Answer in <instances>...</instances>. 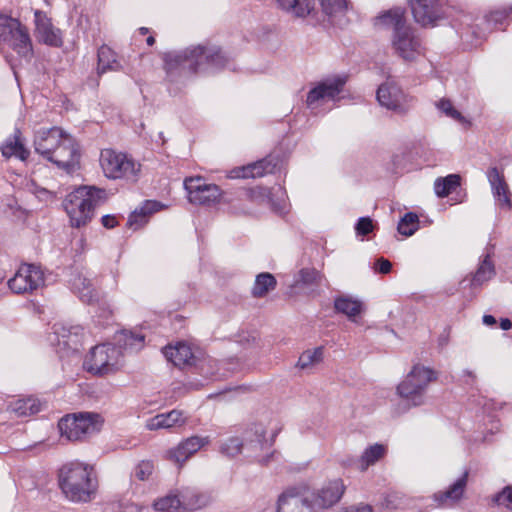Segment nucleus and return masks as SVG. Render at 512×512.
Listing matches in <instances>:
<instances>
[{"label":"nucleus","mask_w":512,"mask_h":512,"mask_svg":"<svg viewBox=\"0 0 512 512\" xmlns=\"http://www.w3.org/2000/svg\"><path fill=\"white\" fill-rule=\"evenodd\" d=\"M58 483L65 497L75 503L92 501L98 489L94 469L80 462L63 465L58 472Z\"/></svg>","instance_id":"obj_2"},{"label":"nucleus","mask_w":512,"mask_h":512,"mask_svg":"<svg viewBox=\"0 0 512 512\" xmlns=\"http://www.w3.org/2000/svg\"><path fill=\"white\" fill-rule=\"evenodd\" d=\"M277 285L275 277L268 272L260 273L256 276L252 295L257 298L266 296L270 291L274 290Z\"/></svg>","instance_id":"obj_39"},{"label":"nucleus","mask_w":512,"mask_h":512,"mask_svg":"<svg viewBox=\"0 0 512 512\" xmlns=\"http://www.w3.org/2000/svg\"><path fill=\"white\" fill-rule=\"evenodd\" d=\"M180 498L181 505L186 511L193 512L209 505L212 501L210 494L200 492L195 488H183L182 490L172 491Z\"/></svg>","instance_id":"obj_23"},{"label":"nucleus","mask_w":512,"mask_h":512,"mask_svg":"<svg viewBox=\"0 0 512 512\" xmlns=\"http://www.w3.org/2000/svg\"><path fill=\"white\" fill-rule=\"evenodd\" d=\"M34 146L37 153L54 162L68 174L75 171L79 147L68 137L65 130H39Z\"/></svg>","instance_id":"obj_3"},{"label":"nucleus","mask_w":512,"mask_h":512,"mask_svg":"<svg viewBox=\"0 0 512 512\" xmlns=\"http://www.w3.org/2000/svg\"><path fill=\"white\" fill-rule=\"evenodd\" d=\"M463 373H464V375L470 377L472 379V381H474L476 378L475 374L470 370H464Z\"/></svg>","instance_id":"obj_59"},{"label":"nucleus","mask_w":512,"mask_h":512,"mask_svg":"<svg viewBox=\"0 0 512 512\" xmlns=\"http://www.w3.org/2000/svg\"><path fill=\"white\" fill-rule=\"evenodd\" d=\"M156 512H189L181 505L180 498L177 494L170 492L166 496L158 499L154 503Z\"/></svg>","instance_id":"obj_41"},{"label":"nucleus","mask_w":512,"mask_h":512,"mask_svg":"<svg viewBox=\"0 0 512 512\" xmlns=\"http://www.w3.org/2000/svg\"><path fill=\"white\" fill-rule=\"evenodd\" d=\"M415 22L434 27L446 16V0H408Z\"/></svg>","instance_id":"obj_13"},{"label":"nucleus","mask_w":512,"mask_h":512,"mask_svg":"<svg viewBox=\"0 0 512 512\" xmlns=\"http://www.w3.org/2000/svg\"><path fill=\"white\" fill-rule=\"evenodd\" d=\"M512 12V8H504L500 10L491 11L485 16V21L490 28H496L502 25Z\"/></svg>","instance_id":"obj_47"},{"label":"nucleus","mask_w":512,"mask_h":512,"mask_svg":"<svg viewBox=\"0 0 512 512\" xmlns=\"http://www.w3.org/2000/svg\"><path fill=\"white\" fill-rule=\"evenodd\" d=\"M121 355V351L115 345H96L86 356L83 366L87 372L103 376L118 369Z\"/></svg>","instance_id":"obj_10"},{"label":"nucleus","mask_w":512,"mask_h":512,"mask_svg":"<svg viewBox=\"0 0 512 512\" xmlns=\"http://www.w3.org/2000/svg\"><path fill=\"white\" fill-rule=\"evenodd\" d=\"M419 228V218L416 213L408 212L399 221L397 230L401 235L412 236Z\"/></svg>","instance_id":"obj_44"},{"label":"nucleus","mask_w":512,"mask_h":512,"mask_svg":"<svg viewBox=\"0 0 512 512\" xmlns=\"http://www.w3.org/2000/svg\"><path fill=\"white\" fill-rule=\"evenodd\" d=\"M436 107L444 113L447 117L457 120L460 124H465V118L461 113L454 108L452 102L449 99H441L436 103Z\"/></svg>","instance_id":"obj_46"},{"label":"nucleus","mask_w":512,"mask_h":512,"mask_svg":"<svg viewBox=\"0 0 512 512\" xmlns=\"http://www.w3.org/2000/svg\"><path fill=\"white\" fill-rule=\"evenodd\" d=\"M376 96L381 106L394 111L401 108L404 97L399 87L392 82H386L380 85Z\"/></svg>","instance_id":"obj_24"},{"label":"nucleus","mask_w":512,"mask_h":512,"mask_svg":"<svg viewBox=\"0 0 512 512\" xmlns=\"http://www.w3.org/2000/svg\"><path fill=\"white\" fill-rule=\"evenodd\" d=\"M272 441L266 439V429L262 424H254L243 433V437H229L220 445V452L228 457L239 455L243 449L249 452V456H254L257 451L268 449Z\"/></svg>","instance_id":"obj_6"},{"label":"nucleus","mask_w":512,"mask_h":512,"mask_svg":"<svg viewBox=\"0 0 512 512\" xmlns=\"http://www.w3.org/2000/svg\"><path fill=\"white\" fill-rule=\"evenodd\" d=\"M185 423L182 411L172 410L168 413L158 414L146 422V428L149 430H158L162 428H171Z\"/></svg>","instance_id":"obj_29"},{"label":"nucleus","mask_w":512,"mask_h":512,"mask_svg":"<svg viewBox=\"0 0 512 512\" xmlns=\"http://www.w3.org/2000/svg\"><path fill=\"white\" fill-rule=\"evenodd\" d=\"M184 188L188 199L193 204L210 206L219 201L221 190L216 184L207 183L201 176L189 177L184 180Z\"/></svg>","instance_id":"obj_15"},{"label":"nucleus","mask_w":512,"mask_h":512,"mask_svg":"<svg viewBox=\"0 0 512 512\" xmlns=\"http://www.w3.org/2000/svg\"><path fill=\"white\" fill-rule=\"evenodd\" d=\"M494 501L498 505L512 511V485H508L498 492L494 497Z\"/></svg>","instance_id":"obj_48"},{"label":"nucleus","mask_w":512,"mask_h":512,"mask_svg":"<svg viewBox=\"0 0 512 512\" xmlns=\"http://www.w3.org/2000/svg\"><path fill=\"white\" fill-rule=\"evenodd\" d=\"M500 327L502 330H510L512 328V322L508 318H501L500 320Z\"/></svg>","instance_id":"obj_55"},{"label":"nucleus","mask_w":512,"mask_h":512,"mask_svg":"<svg viewBox=\"0 0 512 512\" xmlns=\"http://www.w3.org/2000/svg\"><path fill=\"white\" fill-rule=\"evenodd\" d=\"M487 178L491 185L492 193L498 200L499 205L503 208L511 209L510 191L503 174L499 172L497 167H492L487 171Z\"/></svg>","instance_id":"obj_21"},{"label":"nucleus","mask_w":512,"mask_h":512,"mask_svg":"<svg viewBox=\"0 0 512 512\" xmlns=\"http://www.w3.org/2000/svg\"><path fill=\"white\" fill-rule=\"evenodd\" d=\"M272 206H273V209L277 213H279V214L285 213V205H276L275 203H273Z\"/></svg>","instance_id":"obj_58"},{"label":"nucleus","mask_w":512,"mask_h":512,"mask_svg":"<svg viewBox=\"0 0 512 512\" xmlns=\"http://www.w3.org/2000/svg\"><path fill=\"white\" fill-rule=\"evenodd\" d=\"M323 347H317L313 350L304 351L297 362V367L300 369H308L320 363L323 360Z\"/></svg>","instance_id":"obj_43"},{"label":"nucleus","mask_w":512,"mask_h":512,"mask_svg":"<svg viewBox=\"0 0 512 512\" xmlns=\"http://www.w3.org/2000/svg\"><path fill=\"white\" fill-rule=\"evenodd\" d=\"M387 453V447L383 444L375 443L364 450L361 457L353 461L358 470L364 472L369 466L374 465L382 459Z\"/></svg>","instance_id":"obj_30"},{"label":"nucleus","mask_w":512,"mask_h":512,"mask_svg":"<svg viewBox=\"0 0 512 512\" xmlns=\"http://www.w3.org/2000/svg\"><path fill=\"white\" fill-rule=\"evenodd\" d=\"M102 423L103 419L98 413L82 412L64 416L58 427L62 437L70 441H80L98 432Z\"/></svg>","instance_id":"obj_8"},{"label":"nucleus","mask_w":512,"mask_h":512,"mask_svg":"<svg viewBox=\"0 0 512 512\" xmlns=\"http://www.w3.org/2000/svg\"><path fill=\"white\" fill-rule=\"evenodd\" d=\"M144 335L133 333L131 331L123 330L115 336L117 348L121 351L130 350L138 351L144 346Z\"/></svg>","instance_id":"obj_34"},{"label":"nucleus","mask_w":512,"mask_h":512,"mask_svg":"<svg viewBox=\"0 0 512 512\" xmlns=\"http://www.w3.org/2000/svg\"><path fill=\"white\" fill-rule=\"evenodd\" d=\"M146 43H147V45H149V46L154 45V43H155V38H154L153 36H149V37L146 39Z\"/></svg>","instance_id":"obj_60"},{"label":"nucleus","mask_w":512,"mask_h":512,"mask_svg":"<svg viewBox=\"0 0 512 512\" xmlns=\"http://www.w3.org/2000/svg\"><path fill=\"white\" fill-rule=\"evenodd\" d=\"M163 354L168 361L178 367L183 365H193L195 361L191 347L183 342H178L176 345H168L164 347Z\"/></svg>","instance_id":"obj_27"},{"label":"nucleus","mask_w":512,"mask_h":512,"mask_svg":"<svg viewBox=\"0 0 512 512\" xmlns=\"http://www.w3.org/2000/svg\"><path fill=\"white\" fill-rule=\"evenodd\" d=\"M320 4L331 24L342 26L346 23L347 0H320Z\"/></svg>","instance_id":"obj_28"},{"label":"nucleus","mask_w":512,"mask_h":512,"mask_svg":"<svg viewBox=\"0 0 512 512\" xmlns=\"http://www.w3.org/2000/svg\"><path fill=\"white\" fill-rule=\"evenodd\" d=\"M167 76L174 81L175 76L190 75L209 70H219L226 66L228 58L221 49L201 45L186 48L179 52H168L163 56Z\"/></svg>","instance_id":"obj_1"},{"label":"nucleus","mask_w":512,"mask_h":512,"mask_svg":"<svg viewBox=\"0 0 512 512\" xmlns=\"http://www.w3.org/2000/svg\"><path fill=\"white\" fill-rule=\"evenodd\" d=\"M139 32H140V34H142V35H146V34L149 32V29H148V28H146V27H141V28L139 29Z\"/></svg>","instance_id":"obj_61"},{"label":"nucleus","mask_w":512,"mask_h":512,"mask_svg":"<svg viewBox=\"0 0 512 512\" xmlns=\"http://www.w3.org/2000/svg\"><path fill=\"white\" fill-rule=\"evenodd\" d=\"M391 43L395 53L407 62L415 61L425 50L421 38L411 26L393 33Z\"/></svg>","instance_id":"obj_11"},{"label":"nucleus","mask_w":512,"mask_h":512,"mask_svg":"<svg viewBox=\"0 0 512 512\" xmlns=\"http://www.w3.org/2000/svg\"><path fill=\"white\" fill-rule=\"evenodd\" d=\"M278 512H316L310 496L283 493L278 499Z\"/></svg>","instance_id":"obj_22"},{"label":"nucleus","mask_w":512,"mask_h":512,"mask_svg":"<svg viewBox=\"0 0 512 512\" xmlns=\"http://www.w3.org/2000/svg\"><path fill=\"white\" fill-rule=\"evenodd\" d=\"M282 9L297 17H305L314 9L315 0H277Z\"/></svg>","instance_id":"obj_37"},{"label":"nucleus","mask_w":512,"mask_h":512,"mask_svg":"<svg viewBox=\"0 0 512 512\" xmlns=\"http://www.w3.org/2000/svg\"><path fill=\"white\" fill-rule=\"evenodd\" d=\"M44 282V273L39 266L23 264L8 281V286L15 294H31L42 287Z\"/></svg>","instance_id":"obj_12"},{"label":"nucleus","mask_w":512,"mask_h":512,"mask_svg":"<svg viewBox=\"0 0 512 512\" xmlns=\"http://www.w3.org/2000/svg\"><path fill=\"white\" fill-rule=\"evenodd\" d=\"M468 471H465L446 491L434 494V500L439 506H450L461 499L465 491Z\"/></svg>","instance_id":"obj_25"},{"label":"nucleus","mask_w":512,"mask_h":512,"mask_svg":"<svg viewBox=\"0 0 512 512\" xmlns=\"http://www.w3.org/2000/svg\"><path fill=\"white\" fill-rule=\"evenodd\" d=\"M437 379L434 370L420 364L412 367L397 386V394L407 402L408 408L422 406L426 402L428 385Z\"/></svg>","instance_id":"obj_5"},{"label":"nucleus","mask_w":512,"mask_h":512,"mask_svg":"<svg viewBox=\"0 0 512 512\" xmlns=\"http://www.w3.org/2000/svg\"><path fill=\"white\" fill-rule=\"evenodd\" d=\"M461 185V177L458 174H449L446 177H438L434 182V191L439 198L447 197Z\"/></svg>","instance_id":"obj_36"},{"label":"nucleus","mask_w":512,"mask_h":512,"mask_svg":"<svg viewBox=\"0 0 512 512\" xmlns=\"http://www.w3.org/2000/svg\"><path fill=\"white\" fill-rule=\"evenodd\" d=\"M374 229L373 221L370 217H360L355 225L357 236H366Z\"/></svg>","instance_id":"obj_50"},{"label":"nucleus","mask_w":512,"mask_h":512,"mask_svg":"<svg viewBox=\"0 0 512 512\" xmlns=\"http://www.w3.org/2000/svg\"><path fill=\"white\" fill-rule=\"evenodd\" d=\"M102 225L107 229H112L118 225V221L114 215H104L101 218Z\"/></svg>","instance_id":"obj_52"},{"label":"nucleus","mask_w":512,"mask_h":512,"mask_svg":"<svg viewBox=\"0 0 512 512\" xmlns=\"http://www.w3.org/2000/svg\"><path fill=\"white\" fill-rule=\"evenodd\" d=\"M346 512H371V507L368 505L350 507L349 509L346 510Z\"/></svg>","instance_id":"obj_54"},{"label":"nucleus","mask_w":512,"mask_h":512,"mask_svg":"<svg viewBox=\"0 0 512 512\" xmlns=\"http://www.w3.org/2000/svg\"><path fill=\"white\" fill-rule=\"evenodd\" d=\"M100 165L104 175L109 179H126L135 182L138 179L141 165L125 153L113 149H103L100 154Z\"/></svg>","instance_id":"obj_7"},{"label":"nucleus","mask_w":512,"mask_h":512,"mask_svg":"<svg viewBox=\"0 0 512 512\" xmlns=\"http://www.w3.org/2000/svg\"><path fill=\"white\" fill-rule=\"evenodd\" d=\"M97 73L99 75L107 71H118L121 69L120 63L116 59L115 52L107 45H102L98 49Z\"/></svg>","instance_id":"obj_33"},{"label":"nucleus","mask_w":512,"mask_h":512,"mask_svg":"<svg viewBox=\"0 0 512 512\" xmlns=\"http://www.w3.org/2000/svg\"><path fill=\"white\" fill-rule=\"evenodd\" d=\"M163 207L164 205L156 200H146L129 215L127 225L137 230L148 222V218L151 214L160 211Z\"/></svg>","instance_id":"obj_26"},{"label":"nucleus","mask_w":512,"mask_h":512,"mask_svg":"<svg viewBox=\"0 0 512 512\" xmlns=\"http://www.w3.org/2000/svg\"><path fill=\"white\" fill-rule=\"evenodd\" d=\"M34 24V35L40 43L51 47H61L63 45L61 30L53 25L51 18L44 11H34Z\"/></svg>","instance_id":"obj_16"},{"label":"nucleus","mask_w":512,"mask_h":512,"mask_svg":"<svg viewBox=\"0 0 512 512\" xmlns=\"http://www.w3.org/2000/svg\"><path fill=\"white\" fill-rule=\"evenodd\" d=\"M346 81V77L336 76L319 82L307 94V108L310 110H316L326 101L335 100L343 91Z\"/></svg>","instance_id":"obj_14"},{"label":"nucleus","mask_w":512,"mask_h":512,"mask_svg":"<svg viewBox=\"0 0 512 512\" xmlns=\"http://www.w3.org/2000/svg\"><path fill=\"white\" fill-rule=\"evenodd\" d=\"M106 200L105 189L83 185L66 195L62 206L69 217L70 225L80 228L91 222L96 207L104 204Z\"/></svg>","instance_id":"obj_4"},{"label":"nucleus","mask_w":512,"mask_h":512,"mask_svg":"<svg viewBox=\"0 0 512 512\" xmlns=\"http://www.w3.org/2000/svg\"><path fill=\"white\" fill-rule=\"evenodd\" d=\"M256 195H261V189H247L244 191V196L247 199H254Z\"/></svg>","instance_id":"obj_53"},{"label":"nucleus","mask_w":512,"mask_h":512,"mask_svg":"<svg viewBox=\"0 0 512 512\" xmlns=\"http://www.w3.org/2000/svg\"><path fill=\"white\" fill-rule=\"evenodd\" d=\"M496 274L495 266L490 259V254L487 253L479 263L478 268L471 274L469 285L472 288L480 287L485 282L491 280Z\"/></svg>","instance_id":"obj_31"},{"label":"nucleus","mask_w":512,"mask_h":512,"mask_svg":"<svg viewBox=\"0 0 512 512\" xmlns=\"http://www.w3.org/2000/svg\"><path fill=\"white\" fill-rule=\"evenodd\" d=\"M154 465L151 461H141L134 469L135 477L140 481L148 480L152 475Z\"/></svg>","instance_id":"obj_49"},{"label":"nucleus","mask_w":512,"mask_h":512,"mask_svg":"<svg viewBox=\"0 0 512 512\" xmlns=\"http://www.w3.org/2000/svg\"><path fill=\"white\" fill-rule=\"evenodd\" d=\"M208 443V437L191 436L180 442L177 447L171 449L168 452L169 458L178 464H182Z\"/></svg>","instance_id":"obj_20"},{"label":"nucleus","mask_w":512,"mask_h":512,"mask_svg":"<svg viewBox=\"0 0 512 512\" xmlns=\"http://www.w3.org/2000/svg\"><path fill=\"white\" fill-rule=\"evenodd\" d=\"M279 164L277 156L268 155L267 157L250 163L246 166L236 168L232 171L233 178H255L262 177L265 174L273 173Z\"/></svg>","instance_id":"obj_18"},{"label":"nucleus","mask_w":512,"mask_h":512,"mask_svg":"<svg viewBox=\"0 0 512 512\" xmlns=\"http://www.w3.org/2000/svg\"><path fill=\"white\" fill-rule=\"evenodd\" d=\"M334 308L338 313L352 318L361 313L362 303L349 296H339L334 300Z\"/></svg>","instance_id":"obj_40"},{"label":"nucleus","mask_w":512,"mask_h":512,"mask_svg":"<svg viewBox=\"0 0 512 512\" xmlns=\"http://www.w3.org/2000/svg\"><path fill=\"white\" fill-rule=\"evenodd\" d=\"M1 151L5 158L14 156L20 160H26L29 156V151L26 149L18 134L7 139L1 147Z\"/></svg>","instance_id":"obj_35"},{"label":"nucleus","mask_w":512,"mask_h":512,"mask_svg":"<svg viewBox=\"0 0 512 512\" xmlns=\"http://www.w3.org/2000/svg\"><path fill=\"white\" fill-rule=\"evenodd\" d=\"M11 47L19 56L31 58L33 46L26 26L18 19L0 14V43Z\"/></svg>","instance_id":"obj_9"},{"label":"nucleus","mask_w":512,"mask_h":512,"mask_svg":"<svg viewBox=\"0 0 512 512\" xmlns=\"http://www.w3.org/2000/svg\"><path fill=\"white\" fill-rule=\"evenodd\" d=\"M374 268L378 273L387 274L391 271L392 264L389 260L381 257L376 260V262L374 264Z\"/></svg>","instance_id":"obj_51"},{"label":"nucleus","mask_w":512,"mask_h":512,"mask_svg":"<svg viewBox=\"0 0 512 512\" xmlns=\"http://www.w3.org/2000/svg\"><path fill=\"white\" fill-rule=\"evenodd\" d=\"M321 281V274L315 268H303L298 272V278L294 282V286L298 287L300 284L303 286H310L319 284Z\"/></svg>","instance_id":"obj_45"},{"label":"nucleus","mask_w":512,"mask_h":512,"mask_svg":"<svg viewBox=\"0 0 512 512\" xmlns=\"http://www.w3.org/2000/svg\"><path fill=\"white\" fill-rule=\"evenodd\" d=\"M72 287L82 302L93 304L98 301V293L92 287L90 279L82 275H78L74 278Z\"/></svg>","instance_id":"obj_32"},{"label":"nucleus","mask_w":512,"mask_h":512,"mask_svg":"<svg viewBox=\"0 0 512 512\" xmlns=\"http://www.w3.org/2000/svg\"><path fill=\"white\" fill-rule=\"evenodd\" d=\"M12 411L19 417H27L41 410V403L34 397L17 399L11 404Z\"/></svg>","instance_id":"obj_38"},{"label":"nucleus","mask_w":512,"mask_h":512,"mask_svg":"<svg viewBox=\"0 0 512 512\" xmlns=\"http://www.w3.org/2000/svg\"><path fill=\"white\" fill-rule=\"evenodd\" d=\"M483 323L487 326H492L496 324V319L493 315H484L483 316Z\"/></svg>","instance_id":"obj_56"},{"label":"nucleus","mask_w":512,"mask_h":512,"mask_svg":"<svg viewBox=\"0 0 512 512\" xmlns=\"http://www.w3.org/2000/svg\"><path fill=\"white\" fill-rule=\"evenodd\" d=\"M53 329L58 337L67 339L65 343L71 341L72 343L77 344L83 334V327L79 325L55 324Z\"/></svg>","instance_id":"obj_42"},{"label":"nucleus","mask_w":512,"mask_h":512,"mask_svg":"<svg viewBox=\"0 0 512 512\" xmlns=\"http://www.w3.org/2000/svg\"><path fill=\"white\" fill-rule=\"evenodd\" d=\"M345 486L341 479H335L324 485L316 493H312L310 498L315 506L316 512L330 508L336 504L342 497Z\"/></svg>","instance_id":"obj_17"},{"label":"nucleus","mask_w":512,"mask_h":512,"mask_svg":"<svg viewBox=\"0 0 512 512\" xmlns=\"http://www.w3.org/2000/svg\"><path fill=\"white\" fill-rule=\"evenodd\" d=\"M405 9L394 7L383 11L373 19V24L379 29H392L393 33L399 32L408 27L405 17Z\"/></svg>","instance_id":"obj_19"},{"label":"nucleus","mask_w":512,"mask_h":512,"mask_svg":"<svg viewBox=\"0 0 512 512\" xmlns=\"http://www.w3.org/2000/svg\"><path fill=\"white\" fill-rule=\"evenodd\" d=\"M240 337H241L240 340H239L240 343H244V342L249 343L250 340L252 342H255V340H256V338L254 336L250 335V334L243 335V336H240Z\"/></svg>","instance_id":"obj_57"}]
</instances>
